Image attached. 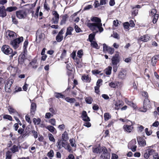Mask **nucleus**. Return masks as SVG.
Returning <instances> with one entry per match:
<instances>
[{
	"mask_svg": "<svg viewBox=\"0 0 159 159\" xmlns=\"http://www.w3.org/2000/svg\"><path fill=\"white\" fill-rule=\"evenodd\" d=\"M91 20L92 22L89 21L86 23L87 26L90 30L93 32L89 36V39L90 42L93 41L96 33L99 32L101 33L104 30L102 27V24L100 18L96 17H93L91 18Z\"/></svg>",
	"mask_w": 159,
	"mask_h": 159,
	"instance_id": "nucleus-1",
	"label": "nucleus"
},
{
	"mask_svg": "<svg viewBox=\"0 0 159 159\" xmlns=\"http://www.w3.org/2000/svg\"><path fill=\"white\" fill-rule=\"evenodd\" d=\"M66 141L62 139H58L57 143V147L59 149L63 147L69 152H70L71 150V148L70 145Z\"/></svg>",
	"mask_w": 159,
	"mask_h": 159,
	"instance_id": "nucleus-2",
	"label": "nucleus"
},
{
	"mask_svg": "<svg viewBox=\"0 0 159 159\" xmlns=\"http://www.w3.org/2000/svg\"><path fill=\"white\" fill-rule=\"evenodd\" d=\"M150 107L151 104L148 98H145L143 102V108H140V111H141L145 112Z\"/></svg>",
	"mask_w": 159,
	"mask_h": 159,
	"instance_id": "nucleus-3",
	"label": "nucleus"
},
{
	"mask_svg": "<svg viewBox=\"0 0 159 159\" xmlns=\"http://www.w3.org/2000/svg\"><path fill=\"white\" fill-rule=\"evenodd\" d=\"M102 149L103 153L101 155L100 159H110V155L107 152V150L106 148L104 147H102Z\"/></svg>",
	"mask_w": 159,
	"mask_h": 159,
	"instance_id": "nucleus-4",
	"label": "nucleus"
},
{
	"mask_svg": "<svg viewBox=\"0 0 159 159\" xmlns=\"http://www.w3.org/2000/svg\"><path fill=\"white\" fill-rule=\"evenodd\" d=\"M157 11L156 9H153L150 12V16H154L152 22L153 24H155L157 21L158 18V15L157 14Z\"/></svg>",
	"mask_w": 159,
	"mask_h": 159,
	"instance_id": "nucleus-5",
	"label": "nucleus"
},
{
	"mask_svg": "<svg viewBox=\"0 0 159 159\" xmlns=\"http://www.w3.org/2000/svg\"><path fill=\"white\" fill-rule=\"evenodd\" d=\"M111 60L112 65H117L120 61L119 55L118 52H116L115 56L112 57Z\"/></svg>",
	"mask_w": 159,
	"mask_h": 159,
	"instance_id": "nucleus-6",
	"label": "nucleus"
},
{
	"mask_svg": "<svg viewBox=\"0 0 159 159\" xmlns=\"http://www.w3.org/2000/svg\"><path fill=\"white\" fill-rule=\"evenodd\" d=\"M28 44V40L27 39L25 40L24 43V46L23 48L24 49V54L22 53L21 54V59L23 60L22 61L24 62L26 60L25 58V54L27 52L26 48Z\"/></svg>",
	"mask_w": 159,
	"mask_h": 159,
	"instance_id": "nucleus-7",
	"label": "nucleus"
},
{
	"mask_svg": "<svg viewBox=\"0 0 159 159\" xmlns=\"http://www.w3.org/2000/svg\"><path fill=\"white\" fill-rule=\"evenodd\" d=\"M8 110L10 114H13L14 115V117L15 120L17 121H19V119L16 116H19V115L18 114L16 111L10 106H9L8 107Z\"/></svg>",
	"mask_w": 159,
	"mask_h": 159,
	"instance_id": "nucleus-8",
	"label": "nucleus"
},
{
	"mask_svg": "<svg viewBox=\"0 0 159 159\" xmlns=\"http://www.w3.org/2000/svg\"><path fill=\"white\" fill-rule=\"evenodd\" d=\"M52 14L53 16V17L52 19V23L54 24H57L59 20V15L56 11H53Z\"/></svg>",
	"mask_w": 159,
	"mask_h": 159,
	"instance_id": "nucleus-9",
	"label": "nucleus"
},
{
	"mask_svg": "<svg viewBox=\"0 0 159 159\" xmlns=\"http://www.w3.org/2000/svg\"><path fill=\"white\" fill-rule=\"evenodd\" d=\"M2 51L5 54H8L12 52V49L8 45H3L1 48Z\"/></svg>",
	"mask_w": 159,
	"mask_h": 159,
	"instance_id": "nucleus-10",
	"label": "nucleus"
},
{
	"mask_svg": "<svg viewBox=\"0 0 159 159\" xmlns=\"http://www.w3.org/2000/svg\"><path fill=\"white\" fill-rule=\"evenodd\" d=\"M6 36L8 39L11 40L14 39L16 37V33L10 30H7L6 31Z\"/></svg>",
	"mask_w": 159,
	"mask_h": 159,
	"instance_id": "nucleus-11",
	"label": "nucleus"
},
{
	"mask_svg": "<svg viewBox=\"0 0 159 159\" xmlns=\"http://www.w3.org/2000/svg\"><path fill=\"white\" fill-rule=\"evenodd\" d=\"M103 50L104 52L107 51L110 54H112L114 52L115 50L113 48L108 46L106 44H103Z\"/></svg>",
	"mask_w": 159,
	"mask_h": 159,
	"instance_id": "nucleus-12",
	"label": "nucleus"
},
{
	"mask_svg": "<svg viewBox=\"0 0 159 159\" xmlns=\"http://www.w3.org/2000/svg\"><path fill=\"white\" fill-rule=\"evenodd\" d=\"M20 43V38H18L13 40H11L10 42V44L15 49H16L19 47Z\"/></svg>",
	"mask_w": 159,
	"mask_h": 159,
	"instance_id": "nucleus-13",
	"label": "nucleus"
},
{
	"mask_svg": "<svg viewBox=\"0 0 159 159\" xmlns=\"http://www.w3.org/2000/svg\"><path fill=\"white\" fill-rule=\"evenodd\" d=\"M13 82V80H9L6 82L5 86L6 91L7 92H10L11 91L10 88Z\"/></svg>",
	"mask_w": 159,
	"mask_h": 159,
	"instance_id": "nucleus-14",
	"label": "nucleus"
},
{
	"mask_svg": "<svg viewBox=\"0 0 159 159\" xmlns=\"http://www.w3.org/2000/svg\"><path fill=\"white\" fill-rule=\"evenodd\" d=\"M123 129L125 132L130 133L134 129L133 125L132 124L130 125H124L123 126Z\"/></svg>",
	"mask_w": 159,
	"mask_h": 159,
	"instance_id": "nucleus-15",
	"label": "nucleus"
},
{
	"mask_svg": "<svg viewBox=\"0 0 159 159\" xmlns=\"http://www.w3.org/2000/svg\"><path fill=\"white\" fill-rule=\"evenodd\" d=\"M6 9L4 6H2L0 7V16L2 17H4L6 16Z\"/></svg>",
	"mask_w": 159,
	"mask_h": 159,
	"instance_id": "nucleus-16",
	"label": "nucleus"
},
{
	"mask_svg": "<svg viewBox=\"0 0 159 159\" xmlns=\"http://www.w3.org/2000/svg\"><path fill=\"white\" fill-rule=\"evenodd\" d=\"M81 117L82 120L84 121H90V119L88 116L87 113L85 111H83Z\"/></svg>",
	"mask_w": 159,
	"mask_h": 159,
	"instance_id": "nucleus-17",
	"label": "nucleus"
},
{
	"mask_svg": "<svg viewBox=\"0 0 159 159\" xmlns=\"http://www.w3.org/2000/svg\"><path fill=\"white\" fill-rule=\"evenodd\" d=\"M154 151L152 149H148L144 153V157L146 159L148 158L150 156L153 154Z\"/></svg>",
	"mask_w": 159,
	"mask_h": 159,
	"instance_id": "nucleus-18",
	"label": "nucleus"
},
{
	"mask_svg": "<svg viewBox=\"0 0 159 159\" xmlns=\"http://www.w3.org/2000/svg\"><path fill=\"white\" fill-rule=\"evenodd\" d=\"M126 71L124 70H122L119 72L118 77L121 79H124L126 76Z\"/></svg>",
	"mask_w": 159,
	"mask_h": 159,
	"instance_id": "nucleus-19",
	"label": "nucleus"
},
{
	"mask_svg": "<svg viewBox=\"0 0 159 159\" xmlns=\"http://www.w3.org/2000/svg\"><path fill=\"white\" fill-rule=\"evenodd\" d=\"M139 145L141 146H144L146 144L145 140L141 137L137 139Z\"/></svg>",
	"mask_w": 159,
	"mask_h": 159,
	"instance_id": "nucleus-20",
	"label": "nucleus"
},
{
	"mask_svg": "<svg viewBox=\"0 0 159 159\" xmlns=\"http://www.w3.org/2000/svg\"><path fill=\"white\" fill-rule=\"evenodd\" d=\"M20 136H22V138L25 137L29 133V131L27 128H26L25 130L22 129H20Z\"/></svg>",
	"mask_w": 159,
	"mask_h": 159,
	"instance_id": "nucleus-21",
	"label": "nucleus"
},
{
	"mask_svg": "<svg viewBox=\"0 0 159 159\" xmlns=\"http://www.w3.org/2000/svg\"><path fill=\"white\" fill-rule=\"evenodd\" d=\"M36 106L35 103H32L31 105L30 111L31 114L33 115L34 114L36 110Z\"/></svg>",
	"mask_w": 159,
	"mask_h": 159,
	"instance_id": "nucleus-22",
	"label": "nucleus"
},
{
	"mask_svg": "<svg viewBox=\"0 0 159 159\" xmlns=\"http://www.w3.org/2000/svg\"><path fill=\"white\" fill-rule=\"evenodd\" d=\"M125 101L126 103L134 109H136L137 106L136 104L132 102L129 101L127 98L125 99Z\"/></svg>",
	"mask_w": 159,
	"mask_h": 159,
	"instance_id": "nucleus-23",
	"label": "nucleus"
},
{
	"mask_svg": "<svg viewBox=\"0 0 159 159\" xmlns=\"http://www.w3.org/2000/svg\"><path fill=\"white\" fill-rule=\"evenodd\" d=\"M122 106V102L119 100L116 102L115 104V108L116 110H118Z\"/></svg>",
	"mask_w": 159,
	"mask_h": 159,
	"instance_id": "nucleus-24",
	"label": "nucleus"
},
{
	"mask_svg": "<svg viewBox=\"0 0 159 159\" xmlns=\"http://www.w3.org/2000/svg\"><path fill=\"white\" fill-rule=\"evenodd\" d=\"M62 140L66 141L67 140L69 139V137L68 136V134L67 131H65L62 134Z\"/></svg>",
	"mask_w": 159,
	"mask_h": 159,
	"instance_id": "nucleus-25",
	"label": "nucleus"
},
{
	"mask_svg": "<svg viewBox=\"0 0 159 159\" xmlns=\"http://www.w3.org/2000/svg\"><path fill=\"white\" fill-rule=\"evenodd\" d=\"M74 30L73 28L69 26L68 27L67 29L66 32V37L68 35H72V32Z\"/></svg>",
	"mask_w": 159,
	"mask_h": 159,
	"instance_id": "nucleus-26",
	"label": "nucleus"
},
{
	"mask_svg": "<svg viewBox=\"0 0 159 159\" xmlns=\"http://www.w3.org/2000/svg\"><path fill=\"white\" fill-rule=\"evenodd\" d=\"M149 38V37L148 35H144L142 36L139 39L142 41L146 42L148 41Z\"/></svg>",
	"mask_w": 159,
	"mask_h": 159,
	"instance_id": "nucleus-27",
	"label": "nucleus"
},
{
	"mask_svg": "<svg viewBox=\"0 0 159 159\" xmlns=\"http://www.w3.org/2000/svg\"><path fill=\"white\" fill-rule=\"evenodd\" d=\"M120 83L119 82H116L115 83L111 82L109 84V86L111 88H115L116 87H118V85L120 84Z\"/></svg>",
	"mask_w": 159,
	"mask_h": 159,
	"instance_id": "nucleus-28",
	"label": "nucleus"
},
{
	"mask_svg": "<svg viewBox=\"0 0 159 159\" xmlns=\"http://www.w3.org/2000/svg\"><path fill=\"white\" fill-rule=\"evenodd\" d=\"M112 67L108 66L104 70V72L107 75H110L111 74Z\"/></svg>",
	"mask_w": 159,
	"mask_h": 159,
	"instance_id": "nucleus-29",
	"label": "nucleus"
},
{
	"mask_svg": "<svg viewBox=\"0 0 159 159\" xmlns=\"http://www.w3.org/2000/svg\"><path fill=\"white\" fill-rule=\"evenodd\" d=\"M68 17L67 15H65L62 16V19L61 21L60 24L61 25H62L66 23V19Z\"/></svg>",
	"mask_w": 159,
	"mask_h": 159,
	"instance_id": "nucleus-30",
	"label": "nucleus"
},
{
	"mask_svg": "<svg viewBox=\"0 0 159 159\" xmlns=\"http://www.w3.org/2000/svg\"><path fill=\"white\" fill-rule=\"evenodd\" d=\"M158 58V56H155L152 57L151 62L152 66H155Z\"/></svg>",
	"mask_w": 159,
	"mask_h": 159,
	"instance_id": "nucleus-31",
	"label": "nucleus"
},
{
	"mask_svg": "<svg viewBox=\"0 0 159 159\" xmlns=\"http://www.w3.org/2000/svg\"><path fill=\"white\" fill-rule=\"evenodd\" d=\"M46 128L52 133H53L56 130L55 128L54 127L50 125L46 127Z\"/></svg>",
	"mask_w": 159,
	"mask_h": 159,
	"instance_id": "nucleus-32",
	"label": "nucleus"
},
{
	"mask_svg": "<svg viewBox=\"0 0 159 159\" xmlns=\"http://www.w3.org/2000/svg\"><path fill=\"white\" fill-rule=\"evenodd\" d=\"M30 64L34 68H36L37 67V60L35 59H34L32 61L30 62Z\"/></svg>",
	"mask_w": 159,
	"mask_h": 159,
	"instance_id": "nucleus-33",
	"label": "nucleus"
},
{
	"mask_svg": "<svg viewBox=\"0 0 159 159\" xmlns=\"http://www.w3.org/2000/svg\"><path fill=\"white\" fill-rule=\"evenodd\" d=\"M12 153L10 151H8L6 154L5 159H11L12 156Z\"/></svg>",
	"mask_w": 159,
	"mask_h": 159,
	"instance_id": "nucleus-34",
	"label": "nucleus"
},
{
	"mask_svg": "<svg viewBox=\"0 0 159 159\" xmlns=\"http://www.w3.org/2000/svg\"><path fill=\"white\" fill-rule=\"evenodd\" d=\"M17 8L16 7H10L7 8V11L10 12L16 10Z\"/></svg>",
	"mask_w": 159,
	"mask_h": 159,
	"instance_id": "nucleus-35",
	"label": "nucleus"
},
{
	"mask_svg": "<svg viewBox=\"0 0 159 159\" xmlns=\"http://www.w3.org/2000/svg\"><path fill=\"white\" fill-rule=\"evenodd\" d=\"M55 96L57 98H65V96L60 93H55Z\"/></svg>",
	"mask_w": 159,
	"mask_h": 159,
	"instance_id": "nucleus-36",
	"label": "nucleus"
},
{
	"mask_svg": "<svg viewBox=\"0 0 159 159\" xmlns=\"http://www.w3.org/2000/svg\"><path fill=\"white\" fill-rule=\"evenodd\" d=\"M69 142L72 147L75 148L76 147V144L75 143V140L73 138L70 139L69 140Z\"/></svg>",
	"mask_w": 159,
	"mask_h": 159,
	"instance_id": "nucleus-37",
	"label": "nucleus"
},
{
	"mask_svg": "<svg viewBox=\"0 0 159 159\" xmlns=\"http://www.w3.org/2000/svg\"><path fill=\"white\" fill-rule=\"evenodd\" d=\"M33 121L35 125H38L40 124L41 120L39 118L37 119L34 118L33 119Z\"/></svg>",
	"mask_w": 159,
	"mask_h": 159,
	"instance_id": "nucleus-38",
	"label": "nucleus"
},
{
	"mask_svg": "<svg viewBox=\"0 0 159 159\" xmlns=\"http://www.w3.org/2000/svg\"><path fill=\"white\" fill-rule=\"evenodd\" d=\"M65 100L67 102L70 103H73L75 101V98H70L69 97L66 98Z\"/></svg>",
	"mask_w": 159,
	"mask_h": 159,
	"instance_id": "nucleus-39",
	"label": "nucleus"
},
{
	"mask_svg": "<svg viewBox=\"0 0 159 159\" xmlns=\"http://www.w3.org/2000/svg\"><path fill=\"white\" fill-rule=\"evenodd\" d=\"M104 120H107L111 118V116L108 113H106L104 114Z\"/></svg>",
	"mask_w": 159,
	"mask_h": 159,
	"instance_id": "nucleus-40",
	"label": "nucleus"
},
{
	"mask_svg": "<svg viewBox=\"0 0 159 159\" xmlns=\"http://www.w3.org/2000/svg\"><path fill=\"white\" fill-rule=\"evenodd\" d=\"M63 37L62 35H60L58 34L57 36L56 37V40L58 42H61L63 39Z\"/></svg>",
	"mask_w": 159,
	"mask_h": 159,
	"instance_id": "nucleus-41",
	"label": "nucleus"
},
{
	"mask_svg": "<svg viewBox=\"0 0 159 159\" xmlns=\"http://www.w3.org/2000/svg\"><path fill=\"white\" fill-rule=\"evenodd\" d=\"M43 7L44 9L48 11L50 9L49 6L46 1L43 4Z\"/></svg>",
	"mask_w": 159,
	"mask_h": 159,
	"instance_id": "nucleus-42",
	"label": "nucleus"
},
{
	"mask_svg": "<svg viewBox=\"0 0 159 159\" xmlns=\"http://www.w3.org/2000/svg\"><path fill=\"white\" fill-rule=\"evenodd\" d=\"M85 100L87 103L91 104L92 103L93 99L91 97H89L86 98L85 99Z\"/></svg>",
	"mask_w": 159,
	"mask_h": 159,
	"instance_id": "nucleus-43",
	"label": "nucleus"
},
{
	"mask_svg": "<svg viewBox=\"0 0 159 159\" xmlns=\"http://www.w3.org/2000/svg\"><path fill=\"white\" fill-rule=\"evenodd\" d=\"M48 137L49 138V139L50 141H52L54 142H55V139L54 138L53 135L49 133L48 134Z\"/></svg>",
	"mask_w": 159,
	"mask_h": 159,
	"instance_id": "nucleus-44",
	"label": "nucleus"
},
{
	"mask_svg": "<svg viewBox=\"0 0 159 159\" xmlns=\"http://www.w3.org/2000/svg\"><path fill=\"white\" fill-rule=\"evenodd\" d=\"M89 78L88 75H84L82 76V80L85 81H87L89 80Z\"/></svg>",
	"mask_w": 159,
	"mask_h": 159,
	"instance_id": "nucleus-45",
	"label": "nucleus"
},
{
	"mask_svg": "<svg viewBox=\"0 0 159 159\" xmlns=\"http://www.w3.org/2000/svg\"><path fill=\"white\" fill-rule=\"evenodd\" d=\"M100 149L99 147L98 148H93V152L94 153H98V152H100Z\"/></svg>",
	"mask_w": 159,
	"mask_h": 159,
	"instance_id": "nucleus-46",
	"label": "nucleus"
},
{
	"mask_svg": "<svg viewBox=\"0 0 159 159\" xmlns=\"http://www.w3.org/2000/svg\"><path fill=\"white\" fill-rule=\"evenodd\" d=\"M54 152L52 150H51L47 154L48 156L50 157H52L54 156Z\"/></svg>",
	"mask_w": 159,
	"mask_h": 159,
	"instance_id": "nucleus-47",
	"label": "nucleus"
},
{
	"mask_svg": "<svg viewBox=\"0 0 159 159\" xmlns=\"http://www.w3.org/2000/svg\"><path fill=\"white\" fill-rule=\"evenodd\" d=\"M49 122L53 125H55L56 124V121L55 119L52 118L49 120Z\"/></svg>",
	"mask_w": 159,
	"mask_h": 159,
	"instance_id": "nucleus-48",
	"label": "nucleus"
},
{
	"mask_svg": "<svg viewBox=\"0 0 159 159\" xmlns=\"http://www.w3.org/2000/svg\"><path fill=\"white\" fill-rule=\"evenodd\" d=\"M58 128L61 131H63L65 128V125L63 124L60 125L58 126Z\"/></svg>",
	"mask_w": 159,
	"mask_h": 159,
	"instance_id": "nucleus-49",
	"label": "nucleus"
},
{
	"mask_svg": "<svg viewBox=\"0 0 159 159\" xmlns=\"http://www.w3.org/2000/svg\"><path fill=\"white\" fill-rule=\"evenodd\" d=\"M66 51L65 50H64L60 56V58L61 59H63L66 56Z\"/></svg>",
	"mask_w": 159,
	"mask_h": 159,
	"instance_id": "nucleus-50",
	"label": "nucleus"
},
{
	"mask_svg": "<svg viewBox=\"0 0 159 159\" xmlns=\"http://www.w3.org/2000/svg\"><path fill=\"white\" fill-rule=\"evenodd\" d=\"M10 149L13 153H14L18 150L17 147L16 145H14L12 148H11Z\"/></svg>",
	"mask_w": 159,
	"mask_h": 159,
	"instance_id": "nucleus-51",
	"label": "nucleus"
},
{
	"mask_svg": "<svg viewBox=\"0 0 159 159\" xmlns=\"http://www.w3.org/2000/svg\"><path fill=\"white\" fill-rule=\"evenodd\" d=\"M77 56L80 58L82 57V56L83 55V52L82 50L78 51L77 53Z\"/></svg>",
	"mask_w": 159,
	"mask_h": 159,
	"instance_id": "nucleus-52",
	"label": "nucleus"
},
{
	"mask_svg": "<svg viewBox=\"0 0 159 159\" xmlns=\"http://www.w3.org/2000/svg\"><path fill=\"white\" fill-rule=\"evenodd\" d=\"M75 31L77 33H79L82 31L81 29L78 26V25H75Z\"/></svg>",
	"mask_w": 159,
	"mask_h": 159,
	"instance_id": "nucleus-53",
	"label": "nucleus"
},
{
	"mask_svg": "<svg viewBox=\"0 0 159 159\" xmlns=\"http://www.w3.org/2000/svg\"><path fill=\"white\" fill-rule=\"evenodd\" d=\"M3 118L4 119H7L10 120H12V117L9 115H5L4 116Z\"/></svg>",
	"mask_w": 159,
	"mask_h": 159,
	"instance_id": "nucleus-54",
	"label": "nucleus"
},
{
	"mask_svg": "<svg viewBox=\"0 0 159 159\" xmlns=\"http://www.w3.org/2000/svg\"><path fill=\"white\" fill-rule=\"evenodd\" d=\"M91 42V45L93 47L95 48H97L98 47V44L97 43L94 41H92L90 42Z\"/></svg>",
	"mask_w": 159,
	"mask_h": 159,
	"instance_id": "nucleus-55",
	"label": "nucleus"
},
{
	"mask_svg": "<svg viewBox=\"0 0 159 159\" xmlns=\"http://www.w3.org/2000/svg\"><path fill=\"white\" fill-rule=\"evenodd\" d=\"M49 111L51 112V114L53 116L54 115L56 114V111L52 108H49Z\"/></svg>",
	"mask_w": 159,
	"mask_h": 159,
	"instance_id": "nucleus-56",
	"label": "nucleus"
},
{
	"mask_svg": "<svg viewBox=\"0 0 159 159\" xmlns=\"http://www.w3.org/2000/svg\"><path fill=\"white\" fill-rule=\"evenodd\" d=\"M125 29H128L129 27L130 26L129 23L128 22L125 23L123 25Z\"/></svg>",
	"mask_w": 159,
	"mask_h": 159,
	"instance_id": "nucleus-57",
	"label": "nucleus"
},
{
	"mask_svg": "<svg viewBox=\"0 0 159 159\" xmlns=\"http://www.w3.org/2000/svg\"><path fill=\"white\" fill-rule=\"evenodd\" d=\"M31 132L35 138H37L38 137V134L36 131L34 130H33Z\"/></svg>",
	"mask_w": 159,
	"mask_h": 159,
	"instance_id": "nucleus-58",
	"label": "nucleus"
},
{
	"mask_svg": "<svg viewBox=\"0 0 159 159\" xmlns=\"http://www.w3.org/2000/svg\"><path fill=\"white\" fill-rule=\"evenodd\" d=\"M145 132L146 134L148 136L150 135L152 133V131L151 130L148 131V129L147 128L145 129Z\"/></svg>",
	"mask_w": 159,
	"mask_h": 159,
	"instance_id": "nucleus-59",
	"label": "nucleus"
},
{
	"mask_svg": "<svg viewBox=\"0 0 159 159\" xmlns=\"http://www.w3.org/2000/svg\"><path fill=\"white\" fill-rule=\"evenodd\" d=\"M25 120L29 124L31 123V121L30 120V117L28 115H26L25 116Z\"/></svg>",
	"mask_w": 159,
	"mask_h": 159,
	"instance_id": "nucleus-60",
	"label": "nucleus"
},
{
	"mask_svg": "<svg viewBox=\"0 0 159 159\" xmlns=\"http://www.w3.org/2000/svg\"><path fill=\"white\" fill-rule=\"evenodd\" d=\"M53 116L51 113H47L45 115V117L46 118H49L51 117L52 116Z\"/></svg>",
	"mask_w": 159,
	"mask_h": 159,
	"instance_id": "nucleus-61",
	"label": "nucleus"
},
{
	"mask_svg": "<svg viewBox=\"0 0 159 159\" xmlns=\"http://www.w3.org/2000/svg\"><path fill=\"white\" fill-rule=\"evenodd\" d=\"M95 7L96 8L101 5L100 3H99L98 1H96L94 3Z\"/></svg>",
	"mask_w": 159,
	"mask_h": 159,
	"instance_id": "nucleus-62",
	"label": "nucleus"
},
{
	"mask_svg": "<svg viewBox=\"0 0 159 159\" xmlns=\"http://www.w3.org/2000/svg\"><path fill=\"white\" fill-rule=\"evenodd\" d=\"M137 128L138 129V131L139 132H142L143 131L144 129V127L142 125H140Z\"/></svg>",
	"mask_w": 159,
	"mask_h": 159,
	"instance_id": "nucleus-63",
	"label": "nucleus"
},
{
	"mask_svg": "<svg viewBox=\"0 0 159 159\" xmlns=\"http://www.w3.org/2000/svg\"><path fill=\"white\" fill-rule=\"evenodd\" d=\"M66 159H75L74 156L72 154H70Z\"/></svg>",
	"mask_w": 159,
	"mask_h": 159,
	"instance_id": "nucleus-64",
	"label": "nucleus"
}]
</instances>
